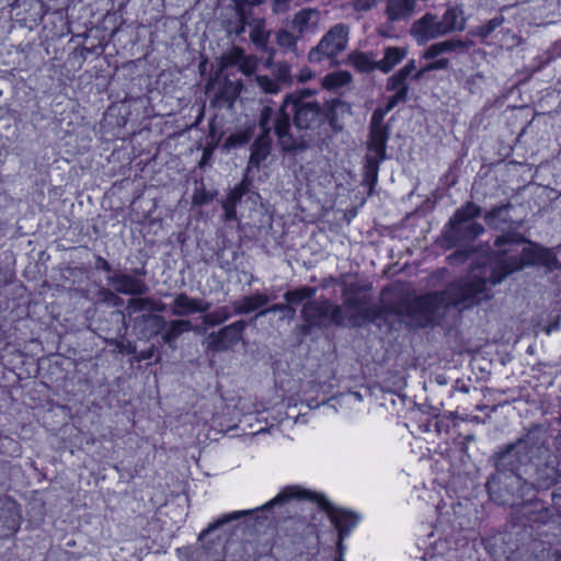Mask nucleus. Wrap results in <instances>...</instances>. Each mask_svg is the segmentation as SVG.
I'll list each match as a JSON object with an SVG mask.
<instances>
[{"mask_svg":"<svg viewBox=\"0 0 561 561\" xmlns=\"http://www.w3.org/2000/svg\"><path fill=\"white\" fill-rule=\"evenodd\" d=\"M250 188V181L245 176L237 183L227 194L226 198L221 201L222 220L225 222L238 220L237 207L241 203L244 195L248 194Z\"/></svg>","mask_w":561,"mask_h":561,"instance_id":"obj_19","label":"nucleus"},{"mask_svg":"<svg viewBox=\"0 0 561 561\" xmlns=\"http://www.w3.org/2000/svg\"><path fill=\"white\" fill-rule=\"evenodd\" d=\"M236 60H237V58H234V56H228V57H227V61H228L229 64H233V62H236Z\"/></svg>","mask_w":561,"mask_h":561,"instance_id":"obj_60","label":"nucleus"},{"mask_svg":"<svg viewBox=\"0 0 561 561\" xmlns=\"http://www.w3.org/2000/svg\"><path fill=\"white\" fill-rule=\"evenodd\" d=\"M115 346L119 350L121 353L134 354L136 352V347L131 344H126L124 341L115 340Z\"/></svg>","mask_w":561,"mask_h":561,"instance_id":"obj_49","label":"nucleus"},{"mask_svg":"<svg viewBox=\"0 0 561 561\" xmlns=\"http://www.w3.org/2000/svg\"><path fill=\"white\" fill-rule=\"evenodd\" d=\"M8 440L9 445L11 446L10 456H20L21 454V446L16 440L5 438Z\"/></svg>","mask_w":561,"mask_h":561,"instance_id":"obj_52","label":"nucleus"},{"mask_svg":"<svg viewBox=\"0 0 561 561\" xmlns=\"http://www.w3.org/2000/svg\"><path fill=\"white\" fill-rule=\"evenodd\" d=\"M153 353H154V351H153V347L151 346L148 350L140 351L137 354L136 358L139 362L140 360H148V359H150L153 356Z\"/></svg>","mask_w":561,"mask_h":561,"instance_id":"obj_51","label":"nucleus"},{"mask_svg":"<svg viewBox=\"0 0 561 561\" xmlns=\"http://www.w3.org/2000/svg\"><path fill=\"white\" fill-rule=\"evenodd\" d=\"M450 307H456V280H450L446 290L421 295L405 291L387 305L370 304L360 312L351 313L347 317V324L352 328H363L377 324L378 321L385 320L386 316L392 314L407 317L425 328L434 322L440 310Z\"/></svg>","mask_w":561,"mask_h":561,"instance_id":"obj_2","label":"nucleus"},{"mask_svg":"<svg viewBox=\"0 0 561 561\" xmlns=\"http://www.w3.org/2000/svg\"><path fill=\"white\" fill-rule=\"evenodd\" d=\"M210 308V302L188 296L186 293L175 295L170 309L171 313L176 317H185L194 313H204Z\"/></svg>","mask_w":561,"mask_h":561,"instance_id":"obj_20","label":"nucleus"},{"mask_svg":"<svg viewBox=\"0 0 561 561\" xmlns=\"http://www.w3.org/2000/svg\"><path fill=\"white\" fill-rule=\"evenodd\" d=\"M126 308L129 313H138L146 310L162 312L165 309V305L150 297H134L127 301Z\"/></svg>","mask_w":561,"mask_h":561,"instance_id":"obj_27","label":"nucleus"},{"mask_svg":"<svg viewBox=\"0 0 561 561\" xmlns=\"http://www.w3.org/2000/svg\"><path fill=\"white\" fill-rule=\"evenodd\" d=\"M148 318H152L156 322L160 323L161 325H167V329L162 333V340L164 343L169 345L174 343L176 339L184 332H190L193 330L190 320L178 319L172 320L167 324L162 316H148Z\"/></svg>","mask_w":561,"mask_h":561,"instance_id":"obj_22","label":"nucleus"},{"mask_svg":"<svg viewBox=\"0 0 561 561\" xmlns=\"http://www.w3.org/2000/svg\"><path fill=\"white\" fill-rule=\"evenodd\" d=\"M478 214V208L476 206H470L469 207V210L467 214L462 215L458 211V215H457V218H458V234L460 233V231L462 229H472L473 228V225L471 224H467L466 226L465 225H460V221H462L465 218L467 217H471V216H474Z\"/></svg>","mask_w":561,"mask_h":561,"instance_id":"obj_45","label":"nucleus"},{"mask_svg":"<svg viewBox=\"0 0 561 561\" xmlns=\"http://www.w3.org/2000/svg\"><path fill=\"white\" fill-rule=\"evenodd\" d=\"M350 28L344 23L333 25L308 54L310 62L333 61L345 50L348 43Z\"/></svg>","mask_w":561,"mask_h":561,"instance_id":"obj_10","label":"nucleus"},{"mask_svg":"<svg viewBox=\"0 0 561 561\" xmlns=\"http://www.w3.org/2000/svg\"><path fill=\"white\" fill-rule=\"evenodd\" d=\"M313 93L309 89L287 93V103L290 104L293 125L297 130L306 131L310 137H322L321 105L317 101H306Z\"/></svg>","mask_w":561,"mask_h":561,"instance_id":"obj_7","label":"nucleus"},{"mask_svg":"<svg viewBox=\"0 0 561 561\" xmlns=\"http://www.w3.org/2000/svg\"><path fill=\"white\" fill-rule=\"evenodd\" d=\"M390 110L376 108L370 118L366 141L367 152L364 156L363 186L371 193L378 183L380 165L388 159L387 147L390 139V127L385 123V115Z\"/></svg>","mask_w":561,"mask_h":561,"instance_id":"obj_6","label":"nucleus"},{"mask_svg":"<svg viewBox=\"0 0 561 561\" xmlns=\"http://www.w3.org/2000/svg\"><path fill=\"white\" fill-rule=\"evenodd\" d=\"M99 294L104 301H111V302L117 304V301L121 300L116 294H114L113 291H111L110 289H106V288H102L99 291Z\"/></svg>","mask_w":561,"mask_h":561,"instance_id":"obj_47","label":"nucleus"},{"mask_svg":"<svg viewBox=\"0 0 561 561\" xmlns=\"http://www.w3.org/2000/svg\"><path fill=\"white\" fill-rule=\"evenodd\" d=\"M455 168H456V165L454 163V164H450L449 170H448V179H449L450 185H454L456 183V174L454 173Z\"/></svg>","mask_w":561,"mask_h":561,"instance_id":"obj_54","label":"nucleus"},{"mask_svg":"<svg viewBox=\"0 0 561 561\" xmlns=\"http://www.w3.org/2000/svg\"><path fill=\"white\" fill-rule=\"evenodd\" d=\"M348 60L359 73H370L374 70H378V61L373 60L371 56L367 53L353 51L348 55Z\"/></svg>","mask_w":561,"mask_h":561,"instance_id":"obj_28","label":"nucleus"},{"mask_svg":"<svg viewBox=\"0 0 561 561\" xmlns=\"http://www.w3.org/2000/svg\"><path fill=\"white\" fill-rule=\"evenodd\" d=\"M344 540H340V537H337L336 541V550L339 556H344L345 546L343 543Z\"/></svg>","mask_w":561,"mask_h":561,"instance_id":"obj_56","label":"nucleus"},{"mask_svg":"<svg viewBox=\"0 0 561 561\" xmlns=\"http://www.w3.org/2000/svg\"><path fill=\"white\" fill-rule=\"evenodd\" d=\"M547 453L548 449L543 444H535L533 436L527 435L526 438L517 442L502 456V461L504 462L516 456L520 465L528 466L535 459L545 458Z\"/></svg>","mask_w":561,"mask_h":561,"instance_id":"obj_17","label":"nucleus"},{"mask_svg":"<svg viewBox=\"0 0 561 561\" xmlns=\"http://www.w3.org/2000/svg\"><path fill=\"white\" fill-rule=\"evenodd\" d=\"M390 291V287L389 286H386L381 289V296H385L387 293Z\"/></svg>","mask_w":561,"mask_h":561,"instance_id":"obj_59","label":"nucleus"},{"mask_svg":"<svg viewBox=\"0 0 561 561\" xmlns=\"http://www.w3.org/2000/svg\"><path fill=\"white\" fill-rule=\"evenodd\" d=\"M210 154H211V150L206 148L203 151V156H202V159H201V162H199V167H204L207 163V160L209 159Z\"/></svg>","mask_w":561,"mask_h":561,"instance_id":"obj_55","label":"nucleus"},{"mask_svg":"<svg viewBox=\"0 0 561 561\" xmlns=\"http://www.w3.org/2000/svg\"><path fill=\"white\" fill-rule=\"evenodd\" d=\"M408 55L405 47L388 46L383 50V57L378 61V70L382 73H389L398 66Z\"/></svg>","mask_w":561,"mask_h":561,"instance_id":"obj_24","label":"nucleus"},{"mask_svg":"<svg viewBox=\"0 0 561 561\" xmlns=\"http://www.w3.org/2000/svg\"><path fill=\"white\" fill-rule=\"evenodd\" d=\"M494 257L504 273L495 276V282H502L508 274L523 268L526 265L539 264L549 270L557 264L554 254L531 242L510 241L506 238H499L495 242Z\"/></svg>","mask_w":561,"mask_h":561,"instance_id":"obj_5","label":"nucleus"},{"mask_svg":"<svg viewBox=\"0 0 561 561\" xmlns=\"http://www.w3.org/2000/svg\"><path fill=\"white\" fill-rule=\"evenodd\" d=\"M351 114V104L340 98L324 102L321 106L322 136L339 134L344 129L343 118Z\"/></svg>","mask_w":561,"mask_h":561,"instance_id":"obj_14","label":"nucleus"},{"mask_svg":"<svg viewBox=\"0 0 561 561\" xmlns=\"http://www.w3.org/2000/svg\"><path fill=\"white\" fill-rule=\"evenodd\" d=\"M265 0H234L237 15L242 24H251L252 8L261 5Z\"/></svg>","mask_w":561,"mask_h":561,"instance_id":"obj_32","label":"nucleus"},{"mask_svg":"<svg viewBox=\"0 0 561 561\" xmlns=\"http://www.w3.org/2000/svg\"><path fill=\"white\" fill-rule=\"evenodd\" d=\"M504 273V271L499 265V262L493 256L492 261L489 265H483L481 267L474 268L472 271V279L465 285V293L461 294L458 290V306L460 305V296L466 295L472 302H479L480 300L488 297L485 294L490 286H494L499 282H495V276Z\"/></svg>","mask_w":561,"mask_h":561,"instance_id":"obj_11","label":"nucleus"},{"mask_svg":"<svg viewBox=\"0 0 561 561\" xmlns=\"http://www.w3.org/2000/svg\"><path fill=\"white\" fill-rule=\"evenodd\" d=\"M308 20H309V14L307 11H299L295 16V23H297L300 26L306 25Z\"/></svg>","mask_w":561,"mask_h":561,"instance_id":"obj_50","label":"nucleus"},{"mask_svg":"<svg viewBox=\"0 0 561 561\" xmlns=\"http://www.w3.org/2000/svg\"><path fill=\"white\" fill-rule=\"evenodd\" d=\"M438 442L433 450L435 481L442 486L436 505L437 518L426 551L430 561H455L456 559V412L439 414L434 419Z\"/></svg>","mask_w":561,"mask_h":561,"instance_id":"obj_1","label":"nucleus"},{"mask_svg":"<svg viewBox=\"0 0 561 561\" xmlns=\"http://www.w3.org/2000/svg\"><path fill=\"white\" fill-rule=\"evenodd\" d=\"M447 231L445 233V247L453 249L456 247V213L451 215L446 225Z\"/></svg>","mask_w":561,"mask_h":561,"instance_id":"obj_39","label":"nucleus"},{"mask_svg":"<svg viewBox=\"0 0 561 561\" xmlns=\"http://www.w3.org/2000/svg\"><path fill=\"white\" fill-rule=\"evenodd\" d=\"M273 150V138L256 136L250 145V156L248 160V170H259L267 160Z\"/></svg>","mask_w":561,"mask_h":561,"instance_id":"obj_21","label":"nucleus"},{"mask_svg":"<svg viewBox=\"0 0 561 561\" xmlns=\"http://www.w3.org/2000/svg\"><path fill=\"white\" fill-rule=\"evenodd\" d=\"M107 282L116 293L123 295L141 296L149 290L144 279L122 272L108 276Z\"/></svg>","mask_w":561,"mask_h":561,"instance_id":"obj_18","label":"nucleus"},{"mask_svg":"<svg viewBox=\"0 0 561 561\" xmlns=\"http://www.w3.org/2000/svg\"><path fill=\"white\" fill-rule=\"evenodd\" d=\"M447 65L448 59L439 58L417 70L415 60H409L402 68L387 79V91L394 92L387 101V110H392L400 103L407 102L410 91L408 82L409 79L417 81L425 75V72L445 69Z\"/></svg>","mask_w":561,"mask_h":561,"instance_id":"obj_8","label":"nucleus"},{"mask_svg":"<svg viewBox=\"0 0 561 561\" xmlns=\"http://www.w3.org/2000/svg\"><path fill=\"white\" fill-rule=\"evenodd\" d=\"M22 511L16 500L11 496L0 497V537L11 538L21 528Z\"/></svg>","mask_w":561,"mask_h":561,"instance_id":"obj_16","label":"nucleus"},{"mask_svg":"<svg viewBox=\"0 0 561 561\" xmlns=\"http://www.w3.org/2000/svg\"><path fill=\"white\" fill-rule=\"evenodd\" d=\"M257 83L260 88L268 94H277L283 87L275 78L268 76H259Z\"/></svg>","mask_w":561,"mask_h":561,"instance_id":"obj_38","label":"nucleus"},{"mask_svg":"<svg viewBox=\"0 0 561 561\" xmlns=\"http://www.w3.org/2000/svg\"><path fill=\"white\" fill-rule=\"evenodd\" d=\"M506 214H507V206L496 208L486 215V217H485L486 224L491 227L496 228L497 227L496 218L502 217Z\"/></svg>","mask_w":561,"mask_h":561,"instance_id":"obj_44","label":"nucleus"},{"mask_svg":"<svg viewBox=\"0 0 561 561\" xmlns=\"http://www.w3.org/2000/svg\"><path fill=\"white\" fill-rule=\"evenodd\" d=\"M254 25L250 32V38L252 43L256 46H264L267 43L268 34L264 28V20L263 19H254Z\"/></svg>","mask_w":561,"mask_h":561,"instance_id":"obj_37","label":"nucleus"},{"mask_svg":"<svg viewBox=\"0 0 561 561\" xmlns=\"http://www.w3.org/2000/svg\"><path fill=\"white\" fill-rule=\"evenodd\" d=\"M291 500L307 501L316 504L321 512L327 514L331 524L336 529L340 540H344L348 537L360 520L359 514L351 510L333 505L322 493H318L300 485H287L275 497L266 502L261 507L255 510L234 511L218 517L208 524V526L201 533L199 537L211 534L219 527L241 517L253 515L257 512L268 511L276 505L285 504Z\"/></svg>","mask_w":561,"mask_h":561,"instance_id":"obj_3","label":"nucleus"},{"mask_svg":"<svg viewBox=\"0 0 561 561\" xmlns=\"http://www.w3.org/2000/svg\"><path fill=\"white\" fill-rule=\"evenodd\" d=\"M456 49V38L450 37L448 41L443 43H436L431 45L423 54L425 59H434L445 51H451Z\"/></svg>","mask_w":561,"mask_h":561,"instance_id":"obj_35","label":"nucleus"},{"mask_svg":"<svg viewBox=\"0 0 561 561\" xmlns=\"http://www.w3.org/2000/svg\"><path fill=\"white\" fill-rule=\"evenodd\" d=\"M295 306L296 305L288 304L287 301H286V304H280V302L274 304L271 307H268L267 309L259 311L257 316H265L270 312H286V313L293 314L296 311Z\"/></svg>","mask_w":561,"mask_h":561,"instance_id":"obj_41","label":"nucleus"},{"mask_svg":"<svg viewBox=\"0 0 561 561\" xmlns=\"http://www.w3.org/2000/svg\"><path fill=\"white\" fill-rule=\"evenodd\" d=\"M352 75L346 70H337L327 73L321 82L324 90L335 91L352 82Z\"/></svg>","mask_w":561,"mask_h":561,"instance_id":"obj_29","label":"nucleus"},{"mask_svg":"<svg viewBox=\"0 0 561 561\" xmlns=\"http://www.w3.org/2000/svg\"><path fill=\"white\" fill-rule=\"evenodd\" d=\"M542 505L539 502L529 501L523 506V515L529 522H536L538 518L533 516L534 513L540 511Z\"/></svg>","mask_w":561,"mask_h":561,"instance_id":"obj_42","label":"nucleus"},{"mask_svg":"<svg viewBox=\"0 0 561 561\" xmlns=\"http://www.w3.org/2000/svg\"><path fill=\"white\" fill-rule=\"evenodd\" d=\"M335 561H345V560H344V557H343V556H337V558L335 559Z\"/></svg>","mask_w":561,"mask_h":561,"instance_id":"obj_62","label":"nucleus"},{"mask_svg":"<svg viewBox=\"0 0 561 561\" xmlns=\"http://www.w3.org/2000/svg\"><path fill=\"white\" fill-rule=\"evenodd\" d=\"M536 482H537V485H538V486H545V485H546L545 483H541V482H539L538 480H537Z\"/></svg>","mask_w":561,"mask_h":561,"instance_id":"obj_63","label":"nucleus"},{"mask_svg":"<svg viewBox=\"0 0 561 561\" xmlns=\"http://www.w3.org/2000/svg\"><path fill=\"white\" fill-rule=\"evenodd\" d=\"M415 5V0H389L386 12L391 21H397L409 14Z\"/></svg>","mask_w":561,"mask_h":561,"instance_id":"obj_30","label":"nucleus"},{"mask_svg":"<svg viewBox=\"0 0 561 561\" xmlns=\"http://www.w3.org/2000/svg\"><path fill=\"white\" fill-rule=\"evenodd\" d=\"M317 290V287L299 286L287 290L284 294V299L288 304H302L300 316L308 329L329 325H345V317L342 306L325 297L313 299Z\"/></svg>","mask_w":561,"mask_h":561,"instance_id":"obj_4","label":"nucleus"},{"mask_svg":"<svg viewBox=\"0 0 561 561\" xmlns=\"http://www.w3.org/2000/svg\"><path fill=\"white\" fill-rule=\"evenodd\" d=\"M284 35H285V36H287V37H290V34H289V33H286V32H285V33H284Z\"/></svg>","mask_w":561,"mask_h":561,"instance_id":"obj_64","label":"nucleus"},{"mask_svg":"<svg viewBox=\"0 0 561 561\" xmlns=\"http://www.w3.org/2000/svg\"><path fill=\"white\" fill-rule=\"evenodd\" d=\"M239 95V90L231 82H226L216 93V101L232 105Z\"/></svg>","mask_w":561,"mask_h":561,"instance_id":"obj_36","label":"nucleus"},{"mask_svg":"<svg viewBox=\"0 0 561 561\" xmlns=\"http://www.w3.org/2000/svg\"><path fill=\"white\" fill-rule=\"evenodd\" d=\"M312 77H313L312 71L310 69H308V68H304V69L300 70V73L298 76V81L299 82H307Z\"/></svg>","mask_w":561,"mask_h":561,"instance_id":"obj_53","label":"nucleus"},{"mask_svg":"<svg viewBox=\"0 0 561 561\" xmlns=\"http://www.w3.org/2000/svg\"><path fill=\"white\" fill-rule=\"evenodd\" d=\"M499 25V22L496 20L491 21V28H494Z\"/></svg>","mask_w":561,"mask_h":561,"instance_id":"obj_61","label":"nucleus"},{"mask_svg":"<svg viewBox=\"0 0 561 561\" xmlns=\"http://www.w3.org/2000/svg\"><path fill=\"white\" fill-rule=\"evenodd\" d=\"M375 0H355L354 8L359 11H368L375 5Z\"/></svg>","mask_w":561,"mask_h":561,"instance_id":"obj_48","label":"nucleus"},{"mask_svg":"<svg viewBox=\"0 0 561 561\" xmlns=\"http://www.w3.org/2000/svg\"><path fill=\"white\" fill-rule=\"evenodd\" d=\"M217 196V191L207 190L202 182L199 186H196L192 195L193 206L202 207L210 204Z\"/></svg>","mask_w":561,"mask_h":561,"instance_id":"obj_33","label":"nucleus"},{"mask_svg":"<svg viewBox=\"0 0 561 561\" xmlns=\"http://www.w3.org/2000/svg\"><path fill=\"white\" fill-rule=\"evenodd\" d=\"M447 260L449 262V264L453 263L454 260H456V250L450 252L448 255H447Z\"/></svg>","mask_w":561,"mask_h":561,"instance_id":"obj_58","label":"nucleus"},{"mask_svg":"<svg viewBox=\"0 0 561 561\" xmlns=\"http://www.w3.org/2000/svg\"><path fill=\"white\" fill-rule=\"evenodd\" d=\"M273 117V130L284 154H297L309 147V140L304 136L295 137L290 133L293 114L290 112V104L287 103V94L279 108L276 112L274 111Z\"/></svg>","mask_w":561,"mask_h":561,"instance_id":"obj_9","label":"nucleus"},{"mask_svg":"<svg viewBox=\"0 0 561 561\" xmlns=\"http://www.w3.org/2000/svg\"><path fill=\"white\" fill-rule=\"evenodd\" d=\"M371 302V297L370 298H365V299H358V300H352V299H348L346 301V309L351 312V313H354V312H360V310L365 309L367 306H369Z\"/></svg>","mask_w":561,"mask_h":561,"instance_id":"obj_43","label":"nucleus"},{"mask_svg":"<svg viewBox=\"0 0 561 561\" xmlns=\"http://www.w3.org/2000/svg\"><path fill=\"white\" fill-rule=\"evenodd\" d=\"M273 116H274L273 107H271L268 105H265L262 107V110L260 111L259 121H257V126L260 129V133L257 136L272 137L271 136V131H272L271 122L273 119Z\"/></svg>","mask_w":561,"mask_h":561,"instance_id":"obj_34","label":"nucleus"},{"mask_svg":"<svg viewBox=\"0 0 561 561\" xmlns=\"http://www.w3.org/2000/svg\"><path fill=\"white\" fill-rule=\"evenodd\" d=\"M231 318V312L227 306L218 307L211 312H207L203 316L202 320L204 325L208 328L218 327Z\"/></svg>","mask_w":561,"mask_h":561,"instance_id":"obj_31","label":"nucleus"},{"mask_svg":"<svg viewBox=\"0 0 561 561\" xmlns=\"http://www.w3.org/2000/svg\"><path fill=\"white\" fill-rule=\"evenodd\" d=\"M247 327V321L240 319L210 332L206 339V350L213 353L231 350L242 340Z\"/></svg>","mask_w":561,"mask_h":561,"instance_id":"obj_13","label":"nucleus"},{"mask_svg":"<svg viewBox=\"0 0 561 561\" xmlns=\"http://www.w3.org/2000/svg\"><path fill=\"white\" fill-rule=\"evenodd\" d=\"M270 297L263 293H254L243 296L240 300L232 302L234 314H249L255 312L266 306Z\"/></svg>","mask_w":561,"mask_h":561,"instance_id":"obj_23","label":"nucleus"},{"mask_svg":"<svg viewBox=\"0 0 561 561\" xmlns=\"http://www.w3.org/2000/svg\"><path fill=\"white\" fill-rule=\"evenodd\" d=\"M296 529L299 531L293 540L295 551L306 561H310L319 553L320 535L316 524L296 522Z\"/></svg>","mask_w":561,"mask_h":561,"instance_id":"obj_15","label":"nucleus"},{"mask_svg":"<svg viewBox=\"0 0 561 561\" xmlns=\"http://www.w3.org/2000/svg\"><path fill=\"white\" fill-rule=\"evenodd\" d=\"M134 273H135L134 276H145L146 275V270H145V267L135 268Z\"/></svg>","mask_w":561,"mask_h":561,"instance_id":"obj_57","label":"nucleus"},{"mask_svg":"<svg viewBox=\"0 0 561 561\" xmlns=\"http://www.w3.org/2000/svg\"><path fill=\"white\" fill-rule=\"evenodd\" d=\"M371 290H373V285L370 283L353 282V283L345 284L342 288L343 306L346 308V301L348 299L358 300V299L370 298Z\"/></svg>","mask_w":561,"mask_h":561,"instance_id":"obj_26","label":"nucleus"},{"mask_svg":"<svg viewBox=\"0 0 561 561\" xmlns=\"http://www.w3.org/2000/svg\"><path fill=\"white\" fill-rule=\"evenodd\" d=\"M94 266L98 271H103L105 273H110L113 270L111 263L101 255L95 256Z\"/></svg>","mask_w":561,"mask_h":561,"instance_id":"obj_46","label":"nucleus"},{"mask_svg":"<svg viewBox=\"0 0 561 561\" xmlns=\"http://www.w3.org/2000/svg\"><path fill=\"white\" fill-rule=\"evenodd\" d=\"M274 78L282 85H290L293 81L290 67L285 64L277 66L274 70Z\"/></svg>","mask_w":561,"mask_h":561,"instance_id":"obj_40","label":"nucleus"},{"mask_svg":"<svg viewBox=\"0 0 561 561\" xmlns=\"http://www.w3.org/2000/svg\"><path fill=\"white\" fill-rule=\"evenodd\" d=\"M255 134V125L248 124L242 128L231 133L224 142V148L227 150L236 149L248 145Z\"/></svg>","mask_w":561,"mask_h":561,"instance_id":"obj_25","label":"nucleus"},{"mask_svg":"<svg viewBox=\"0 0 561 561\" xmlns=\"http://www.w3.org/2000/svg\"><path fill=\"white\" fill-rule=\"evenodd\" d=\"M448 26L439 21L436 15L425 13L421 19L415 21L411 28V34L420 44H425L430 39L446 34L448 31L456 28V7L447 10Z\"/></svg>","mask_w":561,"mask_h":561,"instance_id":"obj_12","label":"nucleus"}]
</instances>
